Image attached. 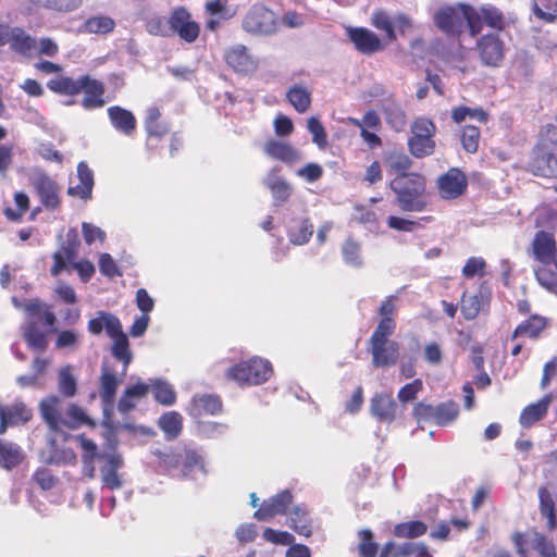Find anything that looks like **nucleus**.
<instances>
[{
	"instance_id": "5",
	"label": "nucleus",
	"mask_w": 557,
	"mask_h": 557,
	"mask_svg": "<svg viewBox=\"0 0 557 557\" xmlns=\"http://www.w3.org/2000/svg\"><path fill=\"white\" fill-rule=\"evenodd\" d=\"M470 10L471 7L466 4L443 8L435 15V23L447 34H459L465 25L470 29Z\"/></svg>"
},
{
	"instance_id": "9",
	"label": "nucleus",
	"mask_w": 557,
	"mask_h": 557,
	"mask_svg": "<svg viewBox=\"0 0 557 557\" xmlns=\"http://www.w3.org/2000/svg\"><path fill=\"white\" fill-rule=\"evenodd\" d=\"M171 36L177 35L187 42H194L199 36V25L191 20L184 8H176L170 15Z\"/></svg>"
},
{
	"instance_id": "13",
	"label": "nucleus",
	"mask_w": 557,
	"mask_h": 557,
	"mask_svg": "<svg viewBox=\"0 0 557 557\" xmlns=\"http://www.w3.org/2000/svg\"><path fill=\"white\" fill-rule=\"evenodd\" d=\"M224 59L228 66L242 74L252 73L258 65L255 58L243 45H234L227 48L224 53Z\"/></svg>"
},
{
	"instance_id": "23",
	"label": "nucleus",
	"mask_w": 557,
	"mask_h": 557,
	"mask_svg": "<svg viewBox=\"0 0 557 557\" xmlns=\"http://www.w3.org/2000/svg\"><path fill=\"white\" fill-rule=\"evenodd\" d=\"M121 380L117 379L116 374L103 367L100 377V397L103 404V412L107 416L109 410L112 409L115 400V393Z\"/></svg>"
},
{
	"instance_id": "34",
	"label": "nucleus",
	"mask_w": 557,
	"mask_h": 557,
	"mask_svg": "<svg viewBox=\"0 0 557 557\" xmlns=\"http://www.w3.org/2000/svg\"><path fill=\"white\" fill-rule=\"evenodd\" d=\"M121 325L116 315L107 311H98L97 317L88 322V331L92 335H100L106 330L107 335L111 336Z\"/></svg>"
},
{
	"instance_id": "58",
	"label": "nucleus",
	"mask_w": 557,
	"mask_h": 557,
	"mask_svg": "<svg viewBox=\"0 0 557 557\" xmlns=\"http://www.w3.org/2000/svg\"><path fill=\"white\" fill-rule=\"evenodd\" d=\"M372 24L383 32H385L388 39H395L393 17L384 11H377L372 15Z\"/></svg>"
},
{
	"instance_id": "31",
	"label": "nucleus",
	"mask_w": 557,
	"mask_h": 557,
	"mask_svg": "<svg viewBox=\"0 0 557 557\" xmlns=\"http://www.w3.org/2000/svg\"><path fill=\"white\" fill-rule=\"evenodd\" d=\"M313 234V225L308 218L292 220L287 224L289 242L296 246L307 244Z\"/></svg>"
},
{
	"instance_id": "2",
	"label": "nucleus",
	"mask_w": 557,
	"mask_h": 557,
	"mask_svg": "<svg viewBox=\"0 0 557 557\" xmlns=\"http://www.w3.org/2000/svg\"><path fill=\"white\" fill-rule=\"evenodd\" d=\"M40 413L49 429L58 432L62 426L76 429L88 423V417L83 408L70 404L65 410L62 408V400L59 396H49L40 401Z\"/></svg>"
},
{
	"instance_id": "30",
	"label": "nucleus",
	"mask_w": 557,
	"mask_h": 557,
	"mask_svg": "<svg viewBox=\"0 0 557 557\" xmlns=\"http://www.w3.org/2000/svg\"><path fill=\"white\" fill-rule=\"evenodd\" d=\"M148 392L149 385L143 382L128 386L119 400V412L127 414L137 406L138 401L148 394Z\"/></svg>"
},
{
	"instance_id": "43",
	"label": "nucleus",
	"mask_w": 557,
	"mask_h": 557,
	"mask_svg": "<svg viewBox=\"0 0 557 557\" xmlns=\"http://www.w3.org/2000/svg\"><path fill=\"white\" fill-rule=\"evenodd\" d=\"M539 497L541 513L547 519L548 528L554 529L556 527V515L553 497L544 486L539 488Z\"/></svg>"
},
{
	"instance_id": "14",
	"label": "nucleus",
	"mask_w": 557,
	"mask_h": 557,
	"mask_svg": "<svg viewBox=\"0 0 557 557\" xmlns=\"http://www.w3.org/2000/svg\"><path fill=\"white\" fill-rule=\"evenodd\" d=\"M104 465L100 468L101 482L109 490H119L123 486V479L119 471L123 468L124 461L116 453L107 454Z\"/></svg>"
},
{
	"instance_id": "21",
	"label": "nucleus",
	"mask_w": 557,
	"mask_h": 557,
	"mask_svg": "<svg viewBox=\"0 0 557 557\" xmlns=\"http://www.w3.org/2000/svg\"><path fill=\"white\" fill-rule=\"evenodd\" d=\"M76 172L78 184L71 185L67 189V194L72 197H78L83 200H88L91 198L94 188V173L87 163L83 161L77 164Z\"/></svg>"
},
{
	"instance_id": "15",
	"label": "nucleus",
	"mask_w": 557,
	"mask_h": 557,
	"mask_svg": "<svg viewBox=\"0 0 557 557\" xmlns=\"http://www.w3.org/2000/svg\"><path fill=\"white\" fill-rule=\"evenodd\" d=\"M186 410L195 419L202 416H214L222 411V401L216 395L197 394L191 398Z\"/></svg>"
},
{
	"instance_id": "56",
	"label": "nucleus",
	"mask_w": 557,
	"mask_h": 557,
	"mask_svg": "<svg viewBox=\"0 0 557 557\" xmlns=\"http://www.w3.org/2000/svg\"><path fill=\"white\" fill-rule=\"evenodd\" d=\"M530 543L543 557H556L555 546L544 535L534 532L530 537Z\"/></svg>"
},
{
	"instance_id": "39",
	"label": "nucleus",
	"mask_w": 557,
	"mask_h": 557,
	"mask_svg": "<svg viewBox=\"0 0 557 557\" xmlns=\"http://www.w3.org/2000/svg\"><path fill=\"white\" fill-rule=\"evenodd\" d=\"M158 425L168 440H174L182 432L183 417L176 411H168L159 418Z\"/></svg>"
},
{
	"instance_id": "22",
	"label": "nucleus",
	"mask_w": 557,
	"mask_h": 557,
	"mask_svg": "<svg viewBox=\"0 0 557 557\" xmlns=\"http://www.w3.org/2000/svg\"><path fill=\"white\" fill-rule=\"evenodd\" d=\"M109 337L112 339L111 355L114 359L122 362V375H124L133 360V352L129 348L128 337L124 333L122 325Z\"/></svg>"
},
{
	"instance_id": "46",
	"label": "nucleus",
	"mask_w": 557,
	"mask_h": 557,
	"mask_svg": "<svg viewBox=\"0 0 557 557\" xmlns=\"http://www.w3.org/2000/svg\"><path fill=\"white\" fill-rule=\"evenodd\" d=\"M146 30L153 36L170 37V17L165 18L158 14H150L146 18Z\"/></svg>"
},
{
	"instance_id": "25",
	"label": "nucleus",
	"mask_w": 557,
	"mask_h": 557,
	"mask_svg": "<svg viewBox=\"0 0 557 557\" xmlns=\"http://www.w3.org/2000/svg\"><path fill=\"white\" fill-rule=\"evenodd\" d=\"M288 527L299 535L309 537L312 534V519L305 505H295L288 511Z\"/></svg>"
},
{
	"instance_id": "64",
	"label": "nucleus",
	"mask_w": 557,
	"mask_h": 557,
	"mask_svg": "<svg viewBox=\"0 0 557 557\" xmlns=\"http://www.w3.org/2000/svg\"><path fill=\"white\" fill-rule=\"evenodd\" d=\"M535 276L541 286L557 296V275L544 268L535 270Z\"/></svg>"
},
{
	"instance_id": "17",
	"label": "nucleus",
	"mask_w": 557,
	"mask_h": 557,
	"mask_svg": "<svg viewBox=\"0 0 557 557\" xmlns=\"http://www.w3.org/2000/svg\"><path fill=\"white\" fill-rule=\"evenodd\" d=\"M397 405L392 395L379 393L370 400V414L382 423H392L396 418Z\"/></svg>"
},
{
	"instance_id": "55",
	"label": "nucleus",
	"mask_w": 557,
	"mask_h": 557,
	"mask_svg": "<svg viewBox=\"0 0 557 557\" xmlns=\"http://www.w3.org/2000/svg\"><path fill=\"white\" fill-rule=\"evenodd\" d=\"M154 455L159 458L160 462L168 469H182V462L184 460V451H160L157 450Z\"/></svg>"
},
{
	"instance_id": "10",
	"label": "nucleus",
	"mask_w": 557,
	"mask_h": 557,
	"mask_svg": "<svg viewBox=\"0 0 557 557\" xmlns=\"http://www.w3.org/2000/svg\"><path fill=\"white\" fill-rule=\"evenodd\" d=\"M292 504V492L284 490L264 500L260 508L253 513V517L259 521H270L278 515L287 513Z\"/></svg>"
},
{
	"instance_id": "33",
	"label": "nucleus",
	"mask_w": 557,
	"mask_h": 557,
	"mask_svg": "<svg viewBox=\"0 0 557 557\" xmlns=\"http://www.w3.org/2000/svg\"><path fill=\"white\" fill-rule=\"evenodd\" d=\"M182 473L191 480L203 478L207 473L203 457L191 449L184 450V460L182 462Z\"/></svg>"
},
{
	"instance_id": "18",
	"label": "nucleus",
	"mask_w": 557,
	"mask_h": 557,
	"mask_svg": "<svg viewBox=\"0 0 557 557\" xmlns=\"http://www.w3.org/2000/svg\"><path fill=\"white\" fill-rule=\"evenodd\" d=\"M263 152L275 160L288 165L295 164L302 159L301 152L290 144L277 139H271L263 146Z\"/></svg>"
},
{
	"instance_id": "44",
	"label": "nucleus",
	"mask_w": 557,
	"mask_h": 557,
	"mask_svg": "<svg viewBox=\"0 0 557 557\" xmlns=\"http://www.w3.org/2000/svg\"><path fill=\"white\" fill-rule=\"evenodd\" d=\"M47 87L61 95H76L78 94V78L74 79L66 76H57L47 83Z\"/></svg>"
},
{
	"instance_id": "12",
	"label": "nucleus",
	"mask_w": 557,
	"mask_h": 557,
	"mask_svg": "<svg viewBox=\"0 0 557 557\" xmlns=\"http://www.w3.org/2000/svg\"><path fill=\"white\" fill-rule=\"evenodd\" d=\"M372 363L376 368H385L397 362L399 345L395 341H370Z\"/></svg>"
},
{
	"instance_id": "50",
	"label": "nucleus",
	"mask_w": 557,
	"mask_h": 557,
	"mask_svg": "<svg viewBox=\"0 0 557 557\" xmlns=\"http://www.w3.org/2000/svg\"><path fill=\"white\" fill-rule=\"evenodd\" d=\"M359 555L361 557H376L379 545L373 540V533L368 529L361 530L359 532Z\"/></svg>"
},
{
	"instance_id": "26",
	"label": "nucleus",
	"mask_w": 557,
	"mask_h": 557,
	"mask_svg": "<svg viewBox=\"0 0 557 557\" xmlns=\"http://www.w3.org/2000/svg\"><path fill=\"white\" fill-rule=\"evenodd\" d=\"M7 44L14 52L24 57H32L37 52V40L20 27L12 28Z\"/></svg>"
},
{
	"instance_id": "40",
	"label": "nucleus",
	"mask_w": 557,
	"mask_h": 557,
	"mask_svg": "<svg viewBox=\"0 0 557 557\" xmlns=\"http://www.w3.org/2000/svg\"><path fill=\"white\" fill-rule=\"evenodd\" d=\"M342 256L344 262L351 268L360 269L363 267L361 255V245L352 238H347L342 245Z\"/></svg>"
},
{
	"instance_id": "45",
	"label": "nucleus",
	"mask_w": 557,
	"mask_h": 557,
	"mask_svg": "<svg viewBox=\"0 0 557 557\" xmlns=\"http://www.w3.org/2000/svg\"><path fill=\"white\" fill-rule=\"evenodd\" d=\"M408 146L413 157L424 158L434 152L435 141L433 137H410Z\"/></svg>"
},
{
	"instance_id": "60",
	"label": "nucleus",
	"mask_w": 557,
	"mask_h": 557,
	"mask_svg": "<svg viewBox=\"0 0 557 557\" xmlns=\"http://www.w3.org/2000/svg\"><path fill=\"white\" fill-rule=\"evenodd\" d=\"M81 341L79 333L73 330L60 331L57 335L55 347L58 349H75Z\"/></svg>"
},
{
	"instance_id": "35",
	"label": "nucleus",
	"mask_w": 557,
	"mask_h": 557,
	"mask_svg": "<svg viewBox=\"0 0 557 557\" xmlns=\"http://www.w3.org/2000/svg\"><path fill=\"white\" fill-rule=\"evenodd\" d=\"M550 401H552V396L546 395L539 401L527 406L520 414V419H519L520 424L523 428H530L537 421L542 420L547 413V409H548Z\"/></svg>"
},
{
	"instance_id": "20",
	"label": "nucleus",
	"mask_w": 557,
	"mask_h": 557,
	"mask_svg": "<svg viewBox=\"0 0 557 557\" xmlns=\"http://www.w3.org/2000/svg\"><path fill=\"white\" fill-rule=\"evenodd\" d=\"M30 418L32 411L23 403L11 406L0 405V434H3L8 426L25 423Z\"/></svg>"
},
{
	"instance_id": "4",
	"label": "nucleus",
	"mask_w": 557,
	"mask_h": 557,
	"mask_svg": "<svg viewBox=\"0 0 557 557\" xmlns=\"http://www.w3.org/2000/svg\"><path fill=\"white\" fill-rule=\"evenodd\" d=\"M391 188L397 195V201L404 211L419 212L425 208V181L421 175H398L391 182Z\"/></svg>"
},
{
	"instance_id": "61",
	"label": "nucleus",
	"mask_w": 557,
	"mask_h": 557,
	"mask_svg": "<svg viewBox=\"0 0 557 557\" xmlns=\"http://www.w3.org/2000/svg\"><path fill=\"white\" fill-rule=\"evenodd\" d=\"M396 329V323L393 318L381 319L370 341H385L389 339Z\"/></svg>"
},
{
	"instance_id": "57",
	"label": "nucleus",
	"mask_w": 557,
	"mask_h": 557,
	"mask_svg": "<svg viewBox=\"0 0 557 557\" xmlns=\"http://www.w3.org/2000/svg\"><path fill=\"white\" fill-rule=\"evenodd\" d=\"M423 389V382L420 379H416L412 382L404 385L398 394L397 398L401 404H407L414 400L418 394Z\"/></svg>"
},
{
	"instance_id": "41",
	"label": "nucleus",
	"mask_w": 557,
	"mask_h": 557,
	"mask_svg": "<svg viewBox=\"0 0 557 557\" xmlns=\"http://www.w3.org/2000/svg\"><path fill=\"white\" fill-rule=\"evenodd\" d=\"M546 325L545 319L539 315H532L517 326L513 332L512 338L525 336L529 338H536Z\"/></svg>"
},
{
	"instance_id": "63",
	"label": "nucleus",
	"mask_w": 557,
	"mask_h": 557,
	"mask_svg": "<svg viewBox=\"0 0 557 557\" xmlns=\"http://www.w3.org/2000/svg\"><path fill=\"white\" fill-rule=\"evenodd\" d=\"M296 175L307 183H314L323 175V168L318 163H308L296 171Z\"/></svg>"
},
{
	"instance_id": "54",
	"label": "nucleus",
	"mask_w": 557,
	"mask_h": 557,
	"mask_svg": "<svg viewBox=\"0 0 557 557\" xmlns=\"http://www.w3.org/2000/svg\"><path fill=\"white\" fill-rule=\"evenodd\" d=\"M557 12V0H537L534 3V14L546 22H552Z\"/></svg>"
},
{
	"instance_id": "7",
	"label": "nucleus",
	"mask_w": 557,
	"mask_h": 557,
	"mask_svg": "<svg viewBox=\"0 0 557 557\" xmlns=\"http://www.w3.org/2000/svg\"><path fill=\"white\" fill-rule=\"evenodd\" d=\"M40 202L48 210H54L60 206V186L54 180L44 172L35 173L32 178Z\"/></svg>"
},
{
	"instance_id": "59",
	"label": "nucleus",
	"mask_w": 557,
	"mask_h": 557,
	"mask_svg": "<svg viewBox=\"0 0 557 557\" xmlns=\"http://www.w3.org/2000/svg\"><path fill=\"white\" fill-rule=\"evenodd\" d=\"M386 163L398 176L407 175L406 171L410 169L412 162L409 157L404 153H391L386 159Z\"/></svg>"
},
{
	"instance_id": "51",
	"label": "nucleus",
	"mask_w": 557,
	"mask_h": 557,
	"mask_svg": "<svg viewBox=\"0 0 557 557\" xmlns=\"http://www.w3.org/2000/svg\"><path fill=\"white\" fill-rule=\"evenodd\" d=\"M307 128L312 135V141L320 149H324L327 146V135L321 122L315 116H311L307 121Z\"/></svg>"
},
{
	"instance_id": "16",
	"label": "nucleus",
	"mask_w": 557,
	"mask_h": 557,
	"mask_svg": "<svg viewBox=\"0 0 557 557\" xmlns=\"http://www.w3.org/2000/svg\"><path fill=\"white\" fill-rule=\"evenodd\" d=\"M481 60L486 65L497 66L504 57L503 42L496 34H487L478 40Z\"/></svg>"
},
{
	"instance_id": "52",
	"label": "nucleus",
	"mask_w": 557,
	"mask_h": 557,
	"mask_svg": "<svg viewBox=\"0 0 557 557\" xmlns=\"http://www.w3.org/2000/svg\"><path fill=\"white\" fill-rule=\"evenodd\" d=\"M59 391L65 397H72L76 393V380L70 367H65L59 372Z\"/></svg>"
},
{
	"instance_id": "53",
	"label": "nucleus",
	"mask_w": 557,
	"mask_h": 557,
	"mask_svg": "<svg viewBox=\"0 0 557 557\" xmlns=\"http://www.w3.org/2000/svg\"><path fill=\"white\" fill-rule=\"evenodd\" d=\"M480 131L476 126L466 125L461 134V143L466 151L473 153L478 150Z\"/></svg>"
},
{
	"instance_id": "11",
	"label": "nucleus",
	"mask_w": 557,
	"mask_h": 557,
	"mask_svg": "<svg viewBox=\"0 0 557 557\" xmlns=\"http://www.w3.org/2000/svg\"><path fill=\"white\" fill-rule=\"evenodd\" d=\"M437 187L442 198L455 199L466 190L467 177L461 171L453 168L438 177Z\"/></svg>"
},
{
	"instance_id": "49",
	"label": "nucleus",
	"mask_w": 557,
	"mask_h": 557,
	"mask_svg": "<svg viewBox=\"0 0 557 557\" xmlns=\"http://www.w3.org/2000/svg\"><path fill=\"white\" fill-rule=\"evenodd\" d=\"M458 416V405L453 401L444 403L435 407L434 420L438 425H447Z\"/></svg>"
},
{
	"instance_id": "27",
	"label": "nucleus",
	"mask_w": 557,
	"mask_h": 557,
	"mask_svg": "<svg viewBox=\"0 0 557 557\" xmlns=\"http://www.w3.org/2000/svg\"><path fill=\"white\" fill-rule=\"evenodd\" d=\"M348 36L362 53L369 54L381 49V41L377 36L367 28H349Z\"/></svg>"
},
{
	"instance_id": "42",
	"label": "nucleus",
	"mask_w": 557,
	"mask_h": 557,
	"mask_svg": "<svg viewBox=\"0 0 557 557\" xmlns=\"http://www.w3.org/2000/svg\"><path fill=\"white\" fill-rule=\"evenodd\" d=\"M115 27V22L106 15H95L86 20L83 30L87 34L106 35Z\"/></svg>"
},
{
	"instance_id": "3",
	"label": "nucleus",
	"mask_w": 557,
	"mask_h": 557,
	"mask_svg": "<svg viewBox=\"0 0 557 557\" xmlns=\"http://www.w3.org/2000/svg\"><path fill=\"white\" fill-rule=\"evenodd\" d=\"M273 374V368L268 359L251 357L230 367L225 375L239 386H257L265 383Z\"/></svg>"
},
{
	"instance_id": "38",
	"label": "nucleus",
	"mask_w": 557,
	"mask_h": 557,
	"mask_svg": "<svg viewBox=\"0 0 557 557\" xmlns=\"http://www.w3.org/2000/svg\"><path fill=\"white\" fill-rule=\"evenodd\" d=\"M286 98L299 113H305L311 106V91L305 85L292 86L286 92Z\"/></svg>"
},
{
	"instance_id": "37",
	"label": "nucleus",
	"mask_w": 557,
	"mask_h": 557,
	"mask_svg": "<svg viewBox=\"0 0 557 557\" xmlns=\"http://www.w3.org/2000/svg\"><path fill=\"white\" fill-rule=\"evenodd\" d=\"M149 389H152L156 401L163 406H172L176 401V393L173 386L165 380L151 379L149 383Z\"/></svg>"
},
{
	"instance_id": "29",
	"label": "nucleus",
	"mask_w": 557,
	"mask_h": 557,
	"mask_svg": "<svg viewBox=\"0 0 557 557\" xmlns=\"http://www.w3.org/2000/svg\"><path fill=\"white\" fill-rule=\"evenodd\" d=\"M411 555L424 557L428 555V548L425 545L419 543L407 542L396 544L394 542H388L382 548L380 557H407Z\"/></svg>"
},
{
	"instance_id": "62",
	"label": "nucleus",
	"mask_w": 557,
	"mask_h": 557,
	"mask_svg": "<svg viewBox=\"0 0 557 557\" xmlns=\"http://www.w3.org/2000/svg\"><path fill=\"white\" fill-rule=\"evenodd\" d=\"M435 131L436 128L432 121L419 117L411 125V137H434Z\"/></svg>"
},
{
	"instance_id": "8",
	"label": "nucleus",
	"mask_w": 557,
	"mask_h": 557,
	"mask_svg": "<svg viewBox=\"0 0 557 557\" xmlns=\"http://www.w3.org/2000/svg\"><path fill=\"white\" fill-rule=\"evenodd\" d=\"M483 23L496 29H503L505 20L503 13L493 5L471 7L470 10V34L476 36L483 27Z\"/></svg>"
},
{
	"instance_id": "24",
	"label": "nucleus",
	"mask_w": 557,
	"mask_h": 557,
	"mask_svg": "<svg viewBox=\"0 0 557 557\" xmlns=\"http://www.w3.org/2000/svg\"><path fill=\"white\" fill-rule=\"evenodd\" d=\"M529 168L535 175L544 177L557 176V153H549L539 149L534 152Z\"/></svg>"
},
{
	"instance_id": "1",
	"label": "nucleus",
	"mask_w": 557,
	"mask_h": 557,
	"mask_svg": "<svg viewBox=\"0 0 557 557\" xmlns=\"http://www.w3.org/2000/svg\"><path fill=\"white\" fill-rule=\"evenodd\" d=\"M25 311L27 318L21 327L23 338L32 350L42 352L48 347V332L41 330L40 324L44 322L48 327H53L57 320L55 314L52 311L44 310L38 300L27 302Z\"/></svg>"
},
{
	"instance_id": "28",
	"label": "nucleus",
	"mask_w": 557,
	"mask_h": 557,
	"mask_svg": "<svg viewBox=\"0 0 557 557\" xmlns=\"http://www.w3.org/2000/svg\"><path fill=\"white\" fill-rule=\"evenodd\" d=\"M108 115L113 127L121 134L129 136L135 131L136 119L131 111L113 106L108 109Z\"/></svg>"
},
{
	"instance_id": "19",
	"label": "nucleus",
	"mask_w": 557,
	"mask_h": 557,
	"mask_svg": "<svg viewBox=\"0 0 557 557\" xmlns=\"http://www.w3.org/2000/svg\"><path fill=\"white\" fill-rule=\"evenodd\" d=\"M77 232L75 230H70L67 233V245L63 246L53 255L54 264L51 268V274L53 276H58L61 271L66 268V262L73 265L77 255Z\"/></svg>"
},
{
	"instance_id": "47",
	"label": "nucleus",
	"mask_w": 557,
	"mask_h": 557,
	"mask_svg": "<svg viewBox=\"0 0 557 557\" xmlns=\"http://www.w3.org/2000/svg\"><path fill=\"white\" fill-rule=\"evenodd\" d=\"M30 3L58 11V12H72L82 5V0H28Z\"/></svg>"
},
{
	"instance_id": "6",
	"label": "nucleus",
	"mask_w": 557,
	"mask_h": 557,
	"mask_svg": "<svg viewBox=\"0 0 557 557\" xmlns=\"http://www.w3.org/2000/svg\"><path fill=\"white\" fill-rule=\"evenodd\" d=\"M243 28L255 35H270L276 29L275 14L263 5H253L243 20Z\"/></svg>"
},
{
	"instance_id": "36",
	"label": "nucleus",
	"mask_w": 557,
	"mask_h": 557,
	"mask_svg": "<svg viewBox=\"0 0 557 557\" xmlns=\"http://www.w3.org/2000/svg\"><path fill=\"white\" fill-rule=\"evenodd\" d=\"M25 458L23 449L15 443L0 440V467L5 470L16 468Z\"/></svg>"
},
{
	"instance_id": "48",
	"label": "nucleus",
	"mask_w": 557,
	"mask_h": 557,
	"mask_svg": "<svg viewBox=\"0 0 557 557\" xmlns=\"http://www.w3.org/2000/svg\"><path fill=\"white\" fill-rule=\"evenodd\" d=\"M426 525L420 521H411L407 523H398L394 529L397 537L414 539L426 532Z\"/></svg>"
},
{
	"instance_id": "32",
	"label": "nucleus",
	"mask_w": 557,
	"mask_h": 557,
	"mask_svg": "<svg viewBox=\"0 0 557 557\" xmlns=\"http://www.w3.org/2000/svg\"><path fill=\"white\" fill-rule=\"evenodd\" d=\"M556 243L554 237L545 232H539L533 242V252L535 258L544 264L554 260Z\"/></svg>"
}]
</instances>
